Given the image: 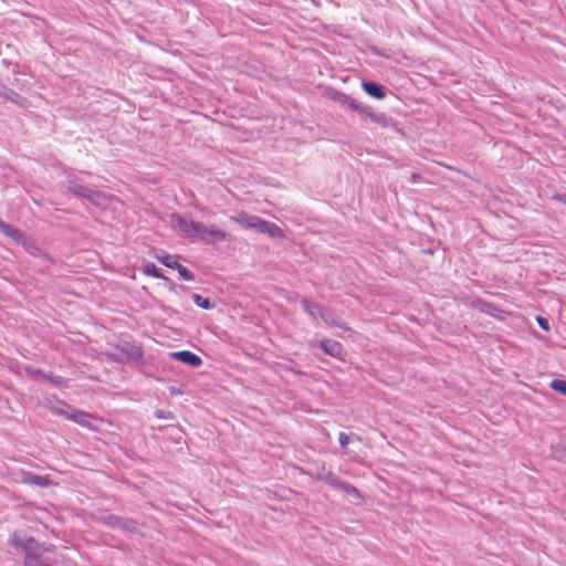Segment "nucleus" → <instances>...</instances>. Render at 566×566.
Instances as JSON below:
<instances>
[{
	"label": "nucleus",
	"mask_w": 566,
	"mask_h": 566,
	"mask_svg": "<svg viewBox=\"0 0 566 566\" xmlns=\"http://www.w3.org/2000/svg\"><path fill=\"white\" fill-rule=\"evenodd\" d=\"M170 358L185 363L191 367H199L202 364V359L190 350H180L169 353Z\"/></svg>",
	"instance_id": "423d86ee"
},
{
	"label": "nucleus",
	"mask_w": 566,
	"mask_h": 566,
	"mask_svg": "<svg viewBox=\"0 0 566 566\" xmlns=\"http://www.w3.org/2000/svg\"><path fill=\"white\" fill-rule=\"evenodd\" d=\"M361 86L368 95L375 98L382 99L386 96V88L375 82H363Z\"/></svg>",
	"instance_id": "9d476101"
},
{
	"label": "nucleus",
	"mask_w": 566,
	"mask_h": 566,
	"mask_svg": "<svg viewBox=\"0 0 566 566\" xmlns=\"http://www.w3.org/2000/svg\"><path fill=\"white\" fill-rule=\"evenodd\" d=\"M129 355H130L132 357H140V356H142V350H140V348H139V347H135V346H133V347L130 348Z\"/></svg>",
	"instance_id": "b1692460"
},
{
	"label": "nucleus",
	"mask_w": 566,
	"mask_h": 566,
	"mask_svg": "<svg viewBox=\"0 0 566 566\" xmlns=\"http://www.w3.org/2000/svg\"><path fill=\"white\" fill-rule=\"evenodd\" d=\"M336 489L345 492L348 495L355 496L357 499L360 497V493L358 489H356L354 485L347 483V482H337Z\"/></svg>",
	"instance_id": "ddd939ff"
},
{
	"label": "nucleus",
	"mask_w": 566,
	"mask_h": 566,
	"mask_svg": "<svg viewBox=\"0 0 566 566\" xmlns=\"http://www.w3.org/2000/svg\"><path fill=\"white\" fill-rule=\"evenodd\" d=\"M23 566H50V565L40 560L39 556H35L33 558H24Z\"/></svg>",
	"instance_id": "aec40b11"
},
{
	"label": "nucleus",
	"mask_w": 566,
	"mask_h": 566,
	"mask_svg": "<svg viewBox=\"0 0 566 566\" xmlns=\"http://www.w3.org/2000/svg\"><path fill=\"white\" fill-rule=\"evenodd\" d=\"M551 388L555 391L566 396V381L563 379H554L551 382Z\"/></svg>",
	"instance_id": "f3484780"
},
{
	"label": "nucleus",
	"mask_w": 566,
	"mask_h": 566,
	"mask_svg": "<svg viewBox=\"0 0 566 566\" xmlns=\"http://www.w3.org/2000/svg\"><path fill=\"white\" fill-rule=\"evenodd\" d=\"M0 231L4 235L14 240L17 243H24V241H25L24 234L22 233V231H20V229H18L14 226H11L2 220H0Z\"/></svg>",
	"instance_id": "0eeeda50"
},
{
	"label": "nucleus",
	"mask_w": 566,
	"mask_h": 566,
	"mask_svg": "<svg viewBox=\"0 0 566 566\" xmlns=\"http://www.w3.org/2000/svg\"><path fill=\"white\" fill-rule=\"evenodd\" d=\"M321 348L331 356H338L342 353V345L336 340H322Z\"/></svg>",
	"instance_id": "9b49d317"
},
{
	"label": "nucleus",
	"mask_w": 566,
	"mask_h": 566,
	"mask_svg": "<svg viewBox=\"0 0 566 566\" xmlns=\"http://www.w3.org/2000/svg\"><path fill=\"white\" fill-rule=\"evenodd\" d=\"M349 437L345 432H340L338 436V442L342 447H345L348 444Z\"/></svg>",
	"instance_id": "4be33fe9"
},
{
	"label": "nucleus",
	"mask_w": 566,
	"mask_h": 566,
	"mask_svg": "<svg viewBox=\"0 0 566 566\" xmlns=\"http://www.w3.org/2000/svg\"><path fill=\"white\" fill-rule=\"evenodd\" d=\"M55 413L65 415L66 418L77 420L75 415L65 413L62 409H54Z\"/></svg>",
	"instance_id": "393cba45"
},
{
	"label": "nucleus",
	"mask_w": 566,
	"mask_h": 566,
	"mask_svg": "<svg viewBox=\"0 0 566 566\" xmlns=\"http://www.w3.org/2000/svg\"><path fill=\"white\" fill-rule=\"evenodd\" d=\"M157 260L165 264L167 268L175 269V265H178V262L174 259V256L163 252L156 255Z\"/></svg>",
	"instance_id": "4468645a"
},
{
	"label": "nucleus",
	"mask_w": 566,
	"mask_h": 566,
	"mask_svg": "<svg viewBox=\"0 0 566 566\" xmlns=\"http://www.w3.org/2000/svg\"><path fill=\"white\" fill-rule=\"evenodd\" d=\"M318 317H321L328 325H336V322L334 321L332 313L325 308L322 311Z\"/></svg>",
	"instance_id": "412c9836"
},
{
	"label": "nucleus",
	"mask_w": 566,
	"mask_h": 566,
	"mask_svg": "<svg viewBox=\"0 0 566 566\" xmlns=\"http://www.w3.org/2000/svg\"><path fill=\"white\" fill-rule=\"evenodd\" d=\"M69 191L78 198L90 200L94 205H101L102 199H104V195L101 191L93 189L75 179L69 181Z\"/></svg>",
	"instance_id": "20e7f679"
},
{
	"label": "nucleus",
	"mask_w": 566,
	"mask_h": 566,
	"mask_svg": "<svg viewBox=\"0 0 566 566\" xmlns=\"http://www.w3.org/2000/svg\"><path fill=\"white\" fill-rule=\"evenodd\" d=\"M564 201H565V203H566V196H565V200H564Z\"/></svg>",
	"instance_id": "bb28decb"
},
{
	"label": "nucleus",
	"mask_w": 566,
	"mask_h": 566,
	"mask_svg": "<svg viewBox=\"0 0 566 566\" xmlns=\"http://www.w3.org/2000/svg\"><path fill=\"white\" fill-rule=\"evenodd\" d=\"M365 112H361L360 115L367 116L371 119V122L388 127L391 124V118L387 116L385 113H375L373 108L368 105H365Z\"/></svg>",
	"instance_id": "6e6552de"
},
{
	"label": "nucleus",
	"mask_w": 566,
	"mask_h": 566,
	"mask_svg": "<svg viewBox=\"0 0 566 566\" xmlns=\"http://www.w3.org/2000/svg\"><path fill=\"white\" fill-rule=\"evenodd\" d=\"M144 273L146 275H149V276H153V277H157V279L163 277V274H161L160 270L154 263H151V262L145 263V265H144Z\"/></svg>",
	"instance_id": "2eb2a0df"
},
{
	"label": "nucleus",
	"mask_w": 566,
	"mask_h": 566,
	"mask_svg": "<svg viewBox=\"0 0 566 566\" xmlns=\"http://www.w3.org/2000/svg\"><path fill=\"white\" fill-rule=\"evenodd\" d=\"M337 482H342V481H340V480H338V479H336V478H331V479L328 480V483H329L331 485H333L334 488H336Z\"/></svg>",
	"instance_id": "a878e982"
},
{
	"label": "nucleus",
	"mask_w": 566,
	"mask_h": 566,
	"mask_svg": "<svg viewBox=\"0 0 566 566\" xmlns=\"http://www.w3.org/2000/svg\"><path fill=\"white\" fill-rule=\"evenodd\" d=\"M191 298L193 303L201 308L209 310L212 307L210 300L207 297H202L199 294H192Z\"/></svg>",
	"instance_id": "dca6fc26"
},
{
	"label": "nucleus",
	"mask_w": 566,
	"mask_h": 566,
	"mask_svg": "<svg viewBox=\"0 0 566 566\" xmlns=\"http://www.w3.org/2000/svg\"><path fill=\"white\" fill-rule=\"evenodd\" d=\"M39 374L43 378H45L46 380L51 381L52 384H54L56 386H62L65 382L64 378H62L60 376L46 375V374H42V373H39Z\"/></svg>",
	"instance_id": "6ab92c4d"
},
{
	"label": "nucleus",
	"mask_w": 566,
	"mask_h": 566,
	"mask_svg": "<svg viewBox=\"0 0 566 566\" xmlns=\"http://www.w3.org/2000/svg\"><path fill=\"white\" fill-rule=\"evenodd\" d=\"M302 308L305 313H307L312 317H318L324 307L319 304L308 302L306 300L302 301Z\"/></svg>",
	"instance_id": "f8f14e48"
},
{
	"label": "nucleus",
	"mask_w": 566,
	"mask_h": 566,
	"mask_svg": "<svg viewBox=\"0 0 566 566\" xmlns=\"http://www.w3.org/2000/svg\"><path fill=\"white\" fill-rule=\"evenodd\" d=\"M172 226L179 233L191 241H203L207 243L224 240L227 233L214 226H206L197 222L188 216L174 213L170 217Z\"/></svg>",
	"instance_id": "f257e3e1"
},
{
	"label": "nucleus",
	"mask_w": 566,
	"mask_h": 566,
	"mask_svg": "<svg viewBox=\"0 0 566 566\" xmlns=\"http://www.w3.org/2000/svg\"><path fill=\"white\" fill-rule=\"evenodd\" d=\"M22 482L41 488L49 486L51 480L45 475H38L32 472H22Z\"/></svg>",
	"instance_id": "1a4fd4ad"
},
{
	"label": "nucleus",
	"mask_w": 566,
	"mask_h": 566,
	"mask_svg": "<svg viewBox=\"0 0 566 566\" xmlns=\"http://www.w3.org/2000/svg\"><path fill=\"white\" fill-rule=\"evenodd\" d=\"M238 224L245 229H251L260 233H264L270 238H282L283 233L279 226L273 222L263 220L258 216L248 214L247 212H240L231 218Z\"/></svg>",
	"instance_id": "f03ea898"
},
{
	"label": "nucleus",
	"mask_w": 566,
	"mask_h": 566,
	"mask_svg": "<svg viewBox=\"0 0 566 566\" xmlns=\"http://www.w3.org/2000/svg\"><path fill=\"white\" fill-rule=\"evenodd\" d=\"M537 322H538L539 326H541L544 331H548V329H549V325H548L547 319H545V318H543V317L538 316V317H537Z\"/></svg>",
	"instance_id": "5701e85b"
},
{
	"label": "nucleus",
	"mask_w": 566,
	"mask_h": 566,
	"mask_svg": "<svg viewBox=\"0 0 566 566\" xmlns=\"http://www.w3.org/2000/svg\"><path fill=\"white\" fill-rule=\"evenodd\" d=\"M9 543L12 546L22 549L25 553L24 558H33L40 555V545L31 536H24L19 532H14L11 534Z\"/></svg>",
	"instance_id": "7ed1b4c3"
},
{
	"label": "nucleus",
	"mask_w": 566,
	"mask_h": 566,
	"mask_svg": "<svg viewBox=\"0 0 566 566\" xmlns=\"http://www.w3.org/2000/svg\"><path fill=\"white\" fill-rule=\"evenodd\" d=\"M175 269L178 270V273H179L180 277L184 279L185 281H192L193 280V274L187 268H185L184 265L178 263V265H175Z\"/></svg>",
	"instance_id": "a211bd4d"
},
{
	"label": "nucleus",
	"mask_w": 566,
	"mask_h": 566,
	"mask_svg": "<svg viewBox=\"0 0 566 566\" xmlns=\"http://www.w3.org/2000/svg\"><path fill=\"white\" fill-rule=\"evenodd\" d=\"M333 99L338 103L339 105L344 106V107H347L352 111H355L357 113H361V112H365V104L356 101L355 98H353L350 95H347L345 93H342V92H335L334 95H333Z\"/></svg>",
	"instance_id": "39448f33"
}]
</instances>
